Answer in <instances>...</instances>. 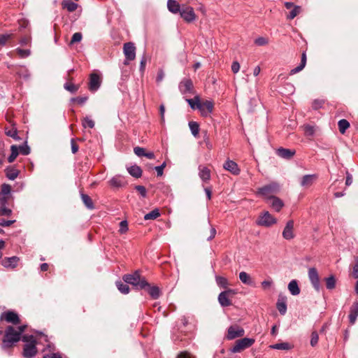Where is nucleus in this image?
Masks as SVG:
<instances>
[{
	"label": "nucleus",
	"mask_w": 358,
	"mask_h": 358,
	"mask_svg": "<svg viewBox=\"0 0 358 358\" xmlns=\"http://www.w3.org/2000/svg\"><path fill=\"white\" fill-rule=\"evenodd\" d=\"M15 222V220H5L4 219L0 218V226L1 227H9Z\"/></svg>",
	"instance_id": "0e129e2a"
},
{
	"label": "nucleus",
	"mask_w": 358,
	"mask_h": 358,
	"mask_svg": "<svg viewBox=\"0 0 358 358\" xmlns=\"http://www.w3.org/2000/svg\"><path fill=\"white\" fill-rule=\"evenodd\" d=\"M11 191V187L8 184H3L1 185V195H5L6 196H8V194L10 193Z\"/></svg>",
	"instance_id": "8fccbe9b"
},
{
	"label": "nucleus",
	"mask_w": 358,
	"mask_h": 358,
	"mask_svg": "<svg viewBox=\"0 0 358 358\" xmlns=\"http://www.w3.org/2000/svg\"><path fill=\"white\" fill-rule=\"evenodd\" d=\"M1 320H5L7 322L13 324H17L20 322L18 315L12 310H8L3 313L1 315Z\"/></svg>",
	"instance_id": "f8f14e48"
},
{
	"label": "nucleus",
	"mask_w": 358,
	"mask_h": 358,
	"mask_svg": "<svg viewBox=\"0 0 358 358\" xmlns=\"http://www.w3.org/2000/svg\"><path fill=\"white\" fill-rule=\"evenodd\" d=\"M160 216V213L158 208H155L150 213L144 215L145 220H155Z\"/></svg>",
	"instance_id": "f704fd0d"
},
{
	"label": "nucleus",
	"mask_w": 358,
	"mask_h": 358,
	"mask_svg": "<svg viewBox=\"0 0 358 358\" xmlns=\"http://www.w3.org/2000/svg\"><path fill=\"white\" fill-rule=\"evenodd\" d=\"M187 103H189V106L192 109L197 108V103H200L199 96H195L194 99H186Z\"/></svg>",
	"instance_id": "09e8293b"
},
{
	"label": "nucleus",
	"mask_w": 358,
	"mask_h": 358,
	"mask_svg": "<svg viewBox=\"0 0 358 358\" xmlns=\"http://www.w3.org/2000/svg\"><path fill=\"white\" fill-rule=\"evenodd\" d=\"M13 33L0 34V46H4L9 40L13 38Z\"/></svg>",
	"instance_id": "4c0bfd02"
},
{
	"label": "nucleus",
	"mask_w": 358,
	"mask_h": 358,
	"mask_svg": "<svg viewBox=\"0 0 358 358\" xmlns=\"http://www.w3.org/2000/svg\"><path fill=\"white\" fill-rule=\"evenodd\" d=\"M181 8L182 6H180L179 3L176 0L167 1V8L171 13L173 14L179 13L181 10Z\"/></svg>",
	"instance_id": "b1692460"
},
{
	"label": "nucleus",
	"mask_w": 358,
	"mask_h": 358,
	"mask_svg": "<svg viewBox=\"0 0 358 358\" xmlns=\"http://www.w3.org/2000/svg\"><path fill=\"white\" fill-rule=\"evenodd\" d=\"M134 153L138 157H143L145 155V150L144 148L141 147H136L134 148Z\"/></svg>",
	"instance_id": "e2e57ef3"
},
{
	"label": "nucleus",
	"mask_w": 358,
	"mask_h": 358,
	"mask_svg": "<svg viewBox=\"0 0 358 358\" xmlns=\"http://www.w3.org/2000/svg\"><path fill=\"white\" fill-rule=\"evenodd\" d=\"M276 306L280 315H284L286 313L287 304L284 298L278 299Z\"/></svg>",
	"instance_id": "7c9ffc66"
},
{
	"label": "nucleus",
	"mask_w": 358,
	"mask_h": 358,
	"mask_svg": "<svg viewBox=\"0 0 358 358\" xmlns=\"http://www.w3.org/2000/svg\"><path fill=\"white\" fill-rule=\"evenodd\" d=\"M64 87L67 90L69 91L71 93H75L78 90V86L75 85L72 83H65L64 85Z\"/></svg>",
	"instance_id": "603ef678"
},
{
	"label": "nucleus",
	"mask_w": 358,
	"mask_h": 358,
	"mask_svg": "<svg viewBox=\"0 0 358 358\" xmlns=\"http://www.w3.org/2000/svg\"><path fill=\"white\" fill-rule=\"evenodd\" d=\"M20 152L23 155H28L30 153V148L27 145V143L19 147Z\"/></svg>",
	"instance_id": "864d4df0"
},
{
	"label": "nucleus",
	"mask_w": 358,
	"mask_h": 358,
	"mask_svg": "<svg viewBox=\"0 0 358 358\" xmlns=\"http://www.w3.org/2000/svg\"><path fill=\"white\" fill-rule=\"evenodd\" d=\"M276 155L284 159H291L295 155V150L279 148L275 151Z\"/></svg>",
	"instance_id": "4468645a"
},
{
	"label": "nucleus",
	"mask_w": 358,
	"mask_h": 358,
	"mask_svg": "<svg viewBox=\"0 0 358 358\" xmlns=\"http://www.w3.org/2000/svg\"><path fill=\"white\" fill-rule=\"evenodd\" d=\"M6 177L11 180H14L19 174V171L13 167H8L5 170Z\"/></svg>",
	"instance_id": "c85d7f7f"
},
{
	"label": "nucleus",
	"mask_w": 358,
	"mask_h": 358,
	"mask_svg": "<svg viewBox=\"0 0 358 358\" xmlns=\"http://www.w3.org/2000/svg\"><path fill=\"white\" fill-rule=\"evenodd\" d=\"M308 275L312 286L315 289V291L319 292L320 290L321 285L320 282L319 273L317 269L314 267L310 268L308 269Z\"/></svg>",
	"instance_id": "423d86ee"
},
{
	"label": "nucleus",
	"mask_w": 358,
	"mask_h": 358,
	"mask_svg": "<svg viewBox=\"0 0 358 358\" xmlns=\"http://www.w3.org/2000/svg\"><path fill=\"white\" fill-rule=\"evenodd\" d=\"M166 162H163L160 166L155 167V169L156 170L158 176H161L163 175L164 169L166 167Z\"/></svg>",
	"instance_id": "680f3d73"
},
{
	"label": "nucleus",
	"mask_w": 358,
	"mask_h": 358,
	"mask_svg": "<svg viewBox=\"0 0 358 358\" xmlns=\"http://www.w3.org/2000/svg\"><path fill=\"white\" fill-rule=\"evenodd\" d=\"M135 189L139 192L142 197L145 198L147 195V191L144 186L137 185L135 187Z\"/></svg>",
	"instance_id": "bf43d9fd"
},
{
	"label": "nucleus",
	"mask_w": 358,
	"mask_h": 358,
	"mask_svg": "<svg viewBox=\"0 0 358 358\" xmlns=\"http://www.w3.org/2000/svg\"><path fill=\"white\" fill-rule=\"evenodd\" d=\"M10 150H11V153L9 155V157H8V162L12 163L13 162L15 161V159L17 157L19 152H18L17 147L15 145H11Z\"/></svg>",
	"instance_id": "a19ab883"
},
{
	"label": "nucleus",
	"mask_w": 358,
	"mask_h": 358,
	"mask_svg": "<svg viewBox=\"0 0 358 358\" xmlns=\"http://www.w3.org/2000/svg\"><path fill=\"white\" fill-rule=\"evenodd\" d=\"M6 135L14 138L15 140H18L19 136L17 135V131L16 129H11L6 132Z\"/></svg>",
	"instance_id": "052dcab7"
},
{
	"label": "nucleus",
	"mask_w": 358,
	"mask_h": 358,
	"mask_svg": "<svg viewBox=\"0 0 358 358\" xmlns=\"http://www.w3.org/2000/svg\"><path fill=\"white\" fill-rule=\"evenodd\" d=\"M277 220L273 217L268 211L264 212L262 215L259 216L257 223L259 226L271 227L275 224Z\"/></svg>",
	"instance_id": "6e6552de"
},
{
	"label": "nucleus",
	"mask_w": 358,
	"mask_h": 358,
	"mask_svg": "<svg viewBox=\"0 0 358 358\" xmlns=\"http://www.w3.org/2000/svg\"><path fill=\"white\" fill-rule=\"evenodd\" d=\"M123 52L125 58L128 61H132L136 57V47L131 42H128L124 44Z\"/></svg>",
	"instance_id": "1a4fd4ad"
},
{
	"label": "nucleus",
	"mask_w": 358,
	"mask_h": 358,
	"mask_svg": "<svg viewBox=\"0 0 358 358\" xmlns=\"http://www.w3.org/2000/svg\"><path fill=\"white\" fill-rule=\"evenodd\" d=\"M319 340V336L318 334L316 331H313L311 334V339H310V345L311 346L314 347L315 346Z\"/></svg>",
	"instance_id": "4d7b16f0"
},
{
	"label": "nucleus",
	"mask_w": 358,
	"mask_h": 358,
	"mask_svg": "<svg viewBox=\"0 0 358 358\" xmlns=\"http://www.w3.org/2000/svg\"><path fill=\"white\" fill-rule=\"evenodd\" d=\"M62 5L64 8H66L69 12H73L78 7V4L71 0L63 1Z\"/></svg>",
	"instance_id": "c756f323"
},
{
	"label": "nucleus",
	"mask_w": 358,
	"mask_h": 358,
	"mask_svg": "<svg viewBox=\"0 0 358 358\" xmlns=\"http://www.w3.org/2000/svg\"><path fill=\"white\" fill-rule=\"evenodd\" d=\"M20 340L19 334L16 333V329L13 326H8L4 331L1 348L3 350L10 348Z\"/></svg>",
	"instance_id": "f257e3e1"
},
{
	"label": "nucleus",
	"mask_w": 358,
	"mask_h": 358,
	"mask_svg": "<svg viewBox=\"0 0 358 358\" xmlns=\"http://www.w3.org/2000/svg\"><path fill=\"white\" fill-rule=\"evenodd\" d=\"M199 176L204 182L208 181L210 178V171L208 168L200 165L199 166Z\"/></svg>",
	"instance_id": "5701e85b"
},
{
	"label": "nucleus",
	"mask_w": 358,
	"mask_h": 358,
	"mask_svg": "<svg viewBox=\"0 0 358 358\" xmlns=\"http://www.w3.org/2000/svg\"><path fill=\"white\" fill-rule=\"evenodd\" d=\"M146 288H148V292L152 298L156 299L159 297L160 291L158 287H150V285L148 284V286H147Z\"/></svg>",
	"instance_id": "2f4dec72"
},
{
	"label": "nucleus",
	"mask_w": 358,
	"mask_h": 358,
	"mask_svg": "<svg viewBox=\"0 0 358 358\" xmlns=\"http://www.w3.org/2000/svg\"><path fill=\"white\" fill-rule=\"evenodd\" d=\"M19 261V258L16 256L10 257H5L1 261V264L6 268H15Z\"/></svg>",
	"instance_id": "6ab92c4d"
},
{
	"label": "nucleus",
	"mask_w": 358,
	"mask_h": 358,
	"mask_svg": "<svg viewBox=\"0 0 358 358\" xmlns=\"http://www.w3.org/2000/svg\"><path fill=\"white\" fill-rule=\"evenodd\" d=\"M181 17L187 22H192L196 20V15L192 7L182 5L180 11Z\"/></svg>",
	"instance_id": "39448f33"
},
{
	"label": "nucleus",
	"mask_w": 358,
	"mask_h": 358,
	"mask_svg": "<svg viewBox=\"0 0 358 358\" xmlns=\"http://www.w3.org/2000/svg\"><path fill=\"white\" fill-rule=\"evenodd\" d=\"M213 102L208 100L197 103V109L201 111L203 116H208L210 114L213 110Z\"/></svg>",
	"instance_id": "9d476101"
},
{
	"label": "nucleus",
	"mask_w": 358,
	"mask_h": 358,
	"mask_svg": "<svg viewBox=\"0 0 358 358\" xmlns=\"http://www.w3.org/2000/svg\"><path fill=\"white\" fill-rule=\"evenodd\" d=\"M339 131L345 134V131L350 127V123L345 119L340 120L338 122Z\"/></svg>",
	"instance_id": "c9c22d12"
},
{
	"label": "nucleus",
	"mask_w": 358,
	"mask_h": 358,
	"mask_svg": "<svg viewBox=\"0 0 358 358\" xmlns=\"http://www.w3.org/2000/svg\"><path fill=\"white\" fill-rule=\"evenodd\" d=\"M82 124L84 128L89 127L90 129H92L94 127V120L87 116L83 118Z\"/></svg>",
	"instance_id": "c03bdc74"
},
{
	"label": "nucleus",
	"mask_w": 358,
	"mask_h": 358,
	"mask_svg": "<svg viewBox=\"0 0 358 358\" xmlns=\"http://www.w3.org/2000/svg\"><path fill=\"white\" fill-rule=\"evenodd\" d=\"M101 78L100 76L96 73H92L90 76L89 90L91 92H96L101 85Z\"/></svg>",
	"instance_id": "9b49d317"
},
{
	"label": "nucleus",
	"mask_w": 358,
	"mask_h": 358,
	"mask_svg": "<svg viewBox=\"0 0 358 358\" xmlns=\"http://www.w3.org/2000/svg\"><path fill=\"white\" fill-rule=\"evenodd\" d=\"M126 183V181L121 176H115L109 180V184L112 187H121Z\"/></svg>",
	"instance_id": "4be33fe9"
},
{
	"label": "nucleus",
	"mask_w": 358,
	"mask_h": 358,
	"mask_svg": "<svg viewBox=\"0 0 358 358\" xmlns=\"http://www.w3.org/2000/svg\"><path fill=\"white\" fill-rule=\"evenodd\" d=\"M255 342V340L249 338H243L238 340L235 345L231 349L234 353L239 352L241 350L250 347Z\"/></svg>",
	"instance_id": "20e7f679"
},
{
	"label": "nucleus",
	"mask_w": 358,
	"mask_h": 358,
	"mask_svg": "<svg viewBox=\"0 0 358 358\" xmlns=\"http://www.w3.org/2000/svg\"><path fill=\"white\" fill-rule=\"evenodd\" d=\"M215 280L217 285L222 288H227L229 285L227 279L222 276H216Z\"/></svg>",
	"instance_id": "37998d69"
},
{
	"label": "nucleus",
	"mask_w": 358,
	"mask_h": 358,
	"mask_svg": "<svg viewBox=\"0 0 358 358\" xmlns=\"http://www.w3.org/2000/svg\"><path fill=\"white\" fill-rule=\"evenodd\" d=\"M239 279L244 285L251 287L256 286L255 280L250 276V275L245 271H241L239 273Z\"/></svg>",
	"instance_id": "a211bd4d"
},
{
	"label": "nucleus",
	"mask_w": 358,
	"mask_h": 358,
	"mask_svg": "<svg viewBox=\"0 0 358 358\" xmlns=\"http://www.w3.org/2000/svg\"><path fill=\"white\" fill-rule=\"evenodd\" d=\"M267 203L277 212H279L284 206L283 201L277 196H271L268 200H266Z\"/></svg>",
	"instance_id": "f3484780"
},
{
	"label": "nucleus",
	"mask_w": 358,
	"mask_h": 358,
	"mask_svg": "<svg viewBox=\"0 0 358 358\" xmlns=\"http://www.w3.org/2000/svg\"><path fill=\"white\" fill-rule=\"evenodd\" d=\"M82 38L83 35L80 32H76L73 34L70 41V45L80 42L82 40Z\"/></svg>",
	"instance_id": "3c124183"
},
{
	"label": "nucleus",
	"mask_w": 358,
	"mask_h": 358,
	"mask_svg": "<svg viewBox=\"0 0 358 358\" xmlns=\"http://www.w3.org/2000/svg\"><path fill=\"white\" fill-rule=\"evenodd\" d=\"M280 187L278 182H272L257 189V194L268 200L270 197L275 196L274 194L280 191Z\"/></svg>",
	"instance_id": "7ed1b4c3"
},
{
	"label": "nucleus",
	"mask_w": 358,
	"mask_h": 358,
	"mask_svg": "<svg viewBox=\"0 0 358 358\" xmlns=\"http://www.w3.org/2000/svg\"><path fill=\"white\" fill-rule=\"evenodd\" d=\"M317 178L315 174H308L303 176L301 180V185L304 187H310Z\"/></svg>",
	"instance_id": "393cba45"
},
{
	"label": "nucleus",
	"mask_w": 358,
	"mask_h": 358,
	"mask_svg": "<svg viewBox=\"0 0 358 358\" xmlns=\"http://www.w3.org/2000/svg\"><path fill=\"white\" fill-rule=\"evenodd\" d=\"M37 352L35 341H31V343H27L24 346L23 355L26 358L34 357Z\"/></svg>",
	"instance_id": "ddd939ff"
},
{
	"label": "nucleus",
	"mask_w": 358,
	"mask_h": 358,
	"mask_svg": "<svg viewBox=\"0 0 358 358\" xmlns=\"http://www.w3.org/2000/svg\"><path fill=\"white\" fill-rule=\"evenodd\" d=\"M294 221L293 220H289L282 231V237L286 240H290L292 239L294 237Z\"/></svg>",
	"instance_id": "2eb2a0df"
},
{
	"label": "nucleus",
	"mask_w": 358,
	"mask_h": 358,
	"mask_svg": "<svg viewBox=\"0 0 358 358\" xmlns=\"http://www.w3.org/2000/svg\"><path fill=\"white\" fill-rule=\"evenodd\" d=\"M123 280L126 283L131 284L136 287L137 289H146V287L148 286V282L144 278H141L138 271L133 274L124 275Z\"/></svg>",
	"instance_id": "f03ea898"
},
{
	"label": "nucleus",
	"mask_w": 358,
	"mask_h": 358,
	"mask_svg": "<svg viewBox=\"0 0 358 358\" xmlns=\"http://www.w3.org/2000/svg\"><path fill=\"white\" fill-rule=\"evenodd\" d=\"M239 70L240 64L236 61L234 62L231 64V71H233V73H236L239 71Z\"/></svg>",
	"instance_id": "338daca9"
},
{
	"label": "nucleus",
	"mask_w": 358,
	"mask_h": 358,
	"mask_svg": "<svg viewBox=\"0 0 358 358\" xmlns=\"http://www.w3.org/2000/svg\"><path fill=\"white\" fill-rule=\"evenodd\" d=\"M352 275L355 278H358V259H356V263L353 267Z\"/></svg>",
	"instance_id": "774afa93"
},
{
	"label": "nucleus",
	"mask_w": 358,
	"mask_h": 358,
	"mask_svg": "<svg viewBox=\"0 0 358 358\" xmlns=\"http://www.w3.org/2000/svg\"><path fill=\"white\" fill-rule=\"evenodd\" d=\"M217 299L219 303L222 307H227L232 304L230 298L228 296L225 295V294H223L222 292L220 293Z\"/></svg>",
	"instance_id": "a878e982"
},
{
	"label": "nucleus",
	"mask_w": 358,
	"mask_h": 358,
	"mask_svg": "<svg viewBox=\"0 0 358 358\" xmlns=\"http://www.w3.org/2000/svg\"><path fill=\"white\" fill-rule=\"evenodd\" d=\"M294 92V86L291 83H285L280 91L281 94H292Z\"/></svg>",
	"instance_id": "ea45409f"
},
{
	"label": "nucleus",
	"mask_w": 358,
	"mask_h": 358,
	"mask_svg": "<svg viewBox=\"0 0 358 358\" xmlns=\"http://www.w3.org/2000/svg\"><path fill=\"white\" fill-rule=\"evenodd\" d=\"M81 199L84 204L86 206V207L89 209H93L94 208V204L91 199V198L85 194L82 193L81 194Z\"/></svg>",
	"instance_id": "58836bf2"
},
{
	"label": "nucleus",
	"mask_w": 358,
	"mask_h": 358,
	"mask_svg": "<svg viewBox=\"0 0 358 358\" xmlns=\"http://www.w3.org/2000/svg\"><path fill=\"white\" fill-rule=\"evenodd\" d=\"M324 280L327 289L331 290L336 287V278L333 275L326 278Z\"/></svg>",
	"instance_id": "473e14b6"
},
{
	"label": "nucleus",
	"mask_w": 358,
	"mask_h": 358,
	"mask_svg": "<svg viewBox=\"0 0 358 358\" xmlns=\"http://www.w3.org/2000/svg\"><path fill=\"white\" fill-rule=\"evenodd\" d=\"M15 51L21 58H26L31 55V51L29 49L23 50L17 48Z\"/></svg>",
	"instance_id": "de8ad7c7"
},
{
	"label": "nucleus",
	"mask_w": 358,
	"mask_h": 358,
	"mask_svg": "<svg viewBox=\"0 0 358 358\" xmlns=\"http://www.w3.org/2000/svg\"><path fill=\"white\" fill-rule=\"evenodd\" d=\"M223 167L227 171L231 172L232 174L237 176L240 173V169L238 166V164L230 159H227L223 165Z\"/></svg>",
	"instance_id": "dca6fc26"
},
{
	"label": "nucleus",
	"mask_w": 358,
	"mask_h": 358,
	"mask_svg": "<svg viewBox=\"0 0 358 358\" xmlns=\"http://www.w3.org/2000/svg\"><path fill=\"white\" fill-rule=\"evenodd\" d=\"M349 321L351 324H354L358 317V301L353 303L350 310Z\"/></svg>",
	"instance_id": "aec40b11"
},
{
	"label": "nucleus",
	"mask_w": 358,
	"mask_h": 358,
	"mask_svg": "<svg viewBox=\"0 0 358 358\" xmlns=\"http://www.w3.org/2000/svg\"><path fill=\"white\" fill-rule=\"evenodd\" d=\"M12 214V210L7 207L6 205L0 206V217H9Z\"/></svg>",
	"instance_id": "a18cd8bd"
},
{
	"label": "nucleus",
	"mask_w": 358,
	"mask_h": 358,
	"mask_svg": "<svg viewBox=\"0 0 358 358\" xmlns=\"http://www.w3.org/2000/svg\"><path fill=\"white\" fill-rule=\"evenodd\" d=\"M128 230V224L126 220H122L120 222V232L124 234Z\"/></svg>",
	"instance_id": "13d9d810"
},
{
	"label": "nucleus",
	"mask_w": 358,
	"mask_h": 358,
	"mask_svg": "<svg viewBox=\"0 0 358 358\" xmlns=\"http://www.w3.org/2000/svg\"><path fill=\"white\" fill-rule=\"evenodd\" d=\"M189 127L192 134L194 137H197L199 132V125L196 122L191 121L189 122Z\"/></svg>",
	"instance_id": "e433bc0d"
},
{
	"label": "nucleus",
	"mask_w": 358,
	"mask_h": 358,
	"mask_svg": "<svg viewBox=\"0 0 358 358\" xmlns=\"http://www.w3.org/2000/svg\"><path fill=\"white\" fill-rule=\"evenodd\" d=\"M272 349L275 350H287L291 349V345L288 343H275L270 346Z\"/></svg>",
	"instance_id": "79ce46f5"
},
{
	"label": "nucleus",
	"mask_w": 358,
	"mask_h": 358,
	"mask_svg": "<svg viewBox=\"0 0 358 358\" xmlns=\"http://www.w3.org/2000/svg\"><path fill=\"white\" fill-rule=\"evenodd\" d=\"M304 132L306 136H312L315 134V128L311 125H306L304 127Z\"/></svg>",
	"instance_id": "6e6d98bb"
},
{
	"label": "nucleus",
	"mask_w": 358,
	"mask_h": 358,
	"mask_svg": "<svg viewBox=\"0 0 358 358\" xmlns=\"http://www.w3.org/2000/svg\"><path fill=\"white\" fill-rule=\"evenodd\" d=\"M288 289L290 292V293L294 296H296V295L299 294L300 288H299L297 281L296 280H292L289 282Z\"/></svg>",
	"instance_id": "bb28decb"
},
{
	"label": "nucleus",
	"mask_w": 358,
	"mask_h": 358,
	"mask_svg": "<svg viewBox=\"0 0 358 358\" xmlns=\"http://www.w3.org/2000/svg\"><path fill=\"white\" fill-rule=\"evenodd\" d=\"M268 40L264 37H258L255 40V43L258 46H262L268 44Z\"/></svg>",
	"instance_id": "5fc2aeb1"
},
{
	"label": "nucleus",
	"mask_w": 358,
	"mask_h": 358,
	"mask_svg": "<svg viewBox=\"0 0 358 358\" xmlns=\"http://www.w3.org/2000/svg\"><path fill=\"white\" fill-rule=\"evenodd\" d=\"M193 87V83L191 80L189 79H185L183 80L179 85V88L180 92L182 94H186L188 92H190Z\"/></svg>",
	"instance_id": "412c9836"
},
{
	"label": "nucleus",
	"mask_w": 358,
	"mask_h": 358,
	"mask_svg": "<svg viewBox=\"0 0 358 358\" xmlns=\"http://www.w3.org/2000/svg\"><path fill=\"white\" fill-rule=\"evenodd\" d=\"M116 286L118 290L122 294H126L129 292V287L128 285V283H126L125 282H123L122 281H117Z\"/></svg>",
	"instance_id": "72a5a7b5"
},
{
	"label": "nucleus",
	"mask_w": 358,
	"mask_h": 358,
	"mask_svg": "<svg viewBox=\"0 0 358 358\" xmlns=\"http://www.w3.org/2000/svg\"><path fill=\"white\" fill-rule=\"evenodd\" d=\"M245 334V331L242 327L238 325L230 326L227 329L226 338L227 340H233L236 338L242 337Z\"/></svg>",
	"instance_id": "0eeeda50"
},
{
	"label": "nucleus",
	"mask_w": 358,
	"mask_h": 358,
	"mask_svg": "<svg viewBox=\"0 0 358 358\" xmlns=\"http://www.w3.org/2000/svg\"><path fill=\"white\" fill-rule=\"evenodd\" d=\"M127 171L131 176L136 178H140L142 175V170L137 165H134L128 167Z\"/></svg>",
	"instance_id": "cd10ccee"
},
{
	"label": "nucleus",
	"mask_w": 358,
	"mask_h": 358,
	"mask_svg": "<svg viewBox=\"0 0 358 358\" xmlns=\"http://www.w3.org/2000/svg\"><path fill=\"white\" fill-rule=\"evenodd\" d=\"M273 281L272 280H266L262 282L261 285L264 289H267L270 288V287L272 285Z\"/></svg>",
	"instance_id": "69168bd1"
},
{
	"label": "nucleus",
	"mask_w": 358,
	"mask_h": 358,
	"mask_svg": "<svg viewBox=\"0 0 358 358\" xmlns=\"http://www.w3.org/2000/svg\"><path fill=\"white\" fill-rule=\"evenodd\" d=\"M301 7L298 6H295L293 7V8L291 10L289 13L287 15V18L289 20L294 19L300 12Z\"/></svg>",
	"instance_id": "49530a36"
}]
</instances>
